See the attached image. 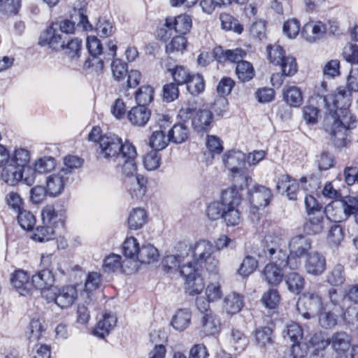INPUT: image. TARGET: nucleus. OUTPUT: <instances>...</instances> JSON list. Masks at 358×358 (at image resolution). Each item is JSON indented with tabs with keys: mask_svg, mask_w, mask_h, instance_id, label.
Masks as SVG:
<instances>
[{
	"mask_svg": "<svg viewBox=\"0 0 358 358\" xmlns=\"http://www.w3.org/2000/svg\"><path fill=\"white\" fill-rule=\"evenodd\" d=\"M231 242L229 236L221 235L215 241V245L208 241L199 240L189 248L193 261L180 268L187 294L194 296L203 290L205 282L201 270L206 269L208 273H217L220 260L217 251L227 247Z\"/></svg>",
	"mask_w": 358,
	"mask_h": 358,
	"instance_id": "nucleus-1",
	"label": "nucleus"
},
{
	"mask_svg": "<svg viewBox=\"0 0 358 358\" xmlns=\"http://www.w3.org/2000/svg\"><path fill=\"white\" fill-rule=\"evenodd\" d=\"M96 157L117 163V168L125 176L137 172L136 147L129 141L122 142L121 138L110 135L103 136L100 145L96 147Z\"/></svg>",
	"mask_w": 358,
	"mask_h": 358,
	"instance_id": "nucleus-2",
	"label": "nucleus"
},
{
	"mask_svg": "<svg viewBox=\"0 0 358 358\" xmlns=\"http://www.w3.org/2000/svg\"><path fill=\"white\" fill-rule=\"evenodd\" d=\"M271 238L270 236H265L259 246L255 249L254 253L259 261L270 260L262 270V278L269 285L276 287L282 282L285 269L289 268V262L285 257V251L278 250L273 240H271V243H268Z\"/></svg>",
	"mask_w": 358,
	"mask_h": 358,
	"instance_id": "nucleus-3",
	"label": "nucleus"
},
{
	"mask_svg": "<svg viewBox=\"0 0 358 358\" xmlns=\"http://www.w3.org/2000/svg\"><path fill=\"white\" fill-rule=\"evenodd\" d=\"M266 52L268 63L280 70L271 76V85L274 87L280 88L286 78H292L298 73L299 64L296 58L288 54L285 48L278 43L267 45Z\"/></svg>",
	"mask_w": 358,
	"mask_h": 358,
	"instance_id": "nucleus-4",
	"label": "nucleus"
},
{
	"mask_svg": "<svg viewBox=\"0 0 358 358\" xmlns=\"http://www.w3.org/2000/svg\"><path fill=\"white\" fill-rule=\"evenodd\" d=\"M52 23L41 32L38 44L41 46L48 45L55 51H63L66 57L70 59H77L80 57L83 42L78 38H67L59 34V30Z\"/></svg>",
	"mask_w": 358,
	"mask_h": 358,
	"instance_id": "nucleus-5",
	"label": "nucleus"
},
{
	"mask_svg": "<svg viewBox=\"0 0 358 358\" xmlns=\"http://www.w3.org/2000/svg\"><path fill=\"white\" fill-rule=\"evenodd\" d=\"M352 94L347 87H340L335 94H322L327 109L325 116L340 117L346 124L355 123L356 117L350 110Z\"/></svg>",
	"mask_w": 358,
	"mask_h": 358,
	"instance_id": "nucleus-6",
	"label": "nucleus"
},
{
	"mask_svg": "<svg viewBox=\"0 0 358 358\" xmlns=\"http://www.w3.org/2000/svg\"><path fill=\"white\" fill-rule=\"evenodd\" d=\"M178 117L184 122H191L194 132L203 135L208 133L213 127L214 115L211 110L197 108L194 103L188 102L178 111Z\"/></svg>",
	"mask_w": 358,
	"mask_h": 358,
	"instance_id": "nucleus-7",
	"label": "nucleus"
},
{
	"mask_svg": "<svg viewBox=\"0 0 358 358\" xmlns=\"http://www.w3.org/2000/svg\"><path fill=\"white\" fill-rule=\"evenodd\" d=\"M243 187L236 185L222 191V199L225 206L222 219L227 227H236L242 222L239 206L243 201L241 191Z\"/></svg>",
	"mask_w": 358,
	"mask_h": 358,
	"instance_id": "nucleus-8",
	"label": "nucleus"
},
{
	"mask_svg": "<svg viewBox=\"0 0 358 358\" xmlns=\"http://www.w3.org/2000/svg\"><path fill=\"white\" fill-rule=\"evenodd\" d=\"M192 28V19L187 13L177 15H168L164 18V24L157 29V38L162 42L168 41L173 32L176 34L187 35Z\"/></svg>",
	"mask_w": 358,
	"mask_h": 358,
	"instance_id": "nucleus-9",
	"label": "nucleus"
},
{
	"mask_svg": "<svg viewBox=\"0 0 358 358\" xmlns=\"http://www.w3.org/2000/svg\"><path fill=\"white\" fill-rule=\"evenodd\" d=\"M289 254L285 252V257L289 262V269L297 270L302 264V259L311 252L312 240L306 234L293 236L289 241Z\"/></svg>",
	"mask_w": 358,
	"mask_h": 358,
	"instance_id": "nucleus-10",
	"label": "nucleus"
},
{
	"mask_svg": "<svg viewBox=\"0 0 358 358\" xmlns=\"http://www.w3.org/2000/svg\"><path fill=\"white\" fill-rule=\"evenodd\" d=\"M354 123L346 124L340 117L325 116L324 129L336 148L346 147L350 143V129Z\"/></svg>",
	"mask_w": 358,
	"mask_h": 358,
	"instance_id": "nucleus-11",
	"label": "nucleus"
},
{
	"mask_svg": "<svg viewBox=\"0 0 358 358\" xmlns=\"http://www.w3.org/2000/svg\"><path fill=\"white\" fill-rule=\"evenodd\" d=\"M328 294L331 307L327 303L317 313L320 324L325 329H331L335 327L337 324L338 317L345 315L344 308L340 303L338 298L337 290L331 288Z\"/></svg>",
	"mask_w": 358,
	"mask_h": 358,
	"instance_id": "nucleus-12",
	"label": "nucleus"
},
{
	"mask_svg": "<svg viewBox=\"0 0 358 358\" xmlns=\"http://www.w3.org/2000/svg\"><path fill=\"white\" fill-rule=\"evenodd\" d=\"M326 304L319 291L309 290L300 296L296 308L305 319L310 320L313 317V313H317Z\"/></svg>",
	"mask_w": 358,
	"mask_h": 358,
	"instance_id": "nucleus-13",
	"label": "nucleus"
},
{
	"mask_svg": "<svg viewBox=\"0 0 358 358\" xmlns=\"http://www.w3.org/2000/svg\"><path fill=\"white\" fill-rule=\"evenodd\" d=\"M172 123V117L168 115H162L158 119V129L153 131L149 138V145L153 150H162L168 146L171 141L169 139L167 129Z\"/></svg>",
	"mask_w": 358,
	"mask_h": 358,
	"instance_id": "nucleus-14",
	"label": "nucleus"
},
{
	"mask_svg": "<svg viewBox=\"0 0 358 358\" xmlns=\"http://www.w3.org/2000/svg\"><path fill=\"white\" fill-rule=\"evenodd\" d=\"M86 46L92 59H88L85 62V67H92L96 73L103 72L104 68L103 61L98 58L103 53V45L101 41L95 36H89L87 38Z\"/></svg>",
	"mask_w": 358,
	"mask_h": 358,
	"instance_id": "nucleus-15",
	"label": "nucleus"
},
{
	"mask_svg": "<svg viewBox=\"0 0 358 358\" xmlns=\"http://www.w3.org/2000/svg\"><path fill=\"white\" fill-rule=\"evenodd\" d=\"M222 324L214 311L202 314L199 318L198 329L201 337L215 336L221 332Z\"/></svg>",
	"mask_w": 358,
	"mask_h": 358,
	"instance_id": "nucleus-16",
	"label": "nucleus"
},
{
	"mask_svg": "<svg viewBox=\"0 0 358 358\" xmlns=\"http://www.w3.org/2000/svg\"><path fill=\"white\" fill-rule=\"evenodd\" d=\"M273 196L270 188L261 185H255L248 192V199L252 206L251 213L255 214L259 208L268 206Z\"/></svg>",
	"mask_w": 358,
	"mask_h": 358,
	"instance_id": "nucleus-17",
	"label": "nucleus"
},
{
	"mask_svg": "<svg viewBox=\"0 0 358 358\" xmlns=\"http://www.w3.org/2000/svg\"><path fill=\"white\" fill-rule=\"evenodd\" d=\"M43 224H49L53 229L64 228L66 221V208L60 205L55 208L53 205L45 206L41 211Z\"/></svg>",
	"mask_w": 358,
	"mask_h": 358,
	"instance_id": "nucleus-18",
	"label": "nucleus"
},
{
	"mask_svg": "<svg viewBox=\"0 0 358 358\" xmlns=\"http://www.w3.org/2000/svg\"><path fill=\"white\" fill-rule=\"evenodd\" d=\"M10 283L20 295L26 296L33 293L32 276L22 268L15 269L10 276Z\"/></svg>",
	"mask_w": 358,
	"mask_h": 358,
	"instance_id": "nucleus-19",
	"label": "nucleus"
},
{
	"mask_svg": "<svg viewBox=\"0 0 358 358\" xmlns=\"http://www.w3.org/2000/svg\"><path fill=\"white\" fill-rule=\"evenodd\" d=\"M243 154L238 151L229 150L223 156V162L225 166L232 173L234 179L238 176L244 182H247L248 177L241 169L243 162Z\"/></svg>",
	"mask_w": 358,
	"mask_h": 358,
	"instance_id": "nucleus-20",
	"label": "nucleus"
},
{
	"mask_svg": "<svg viewBox=\"0 0 358 358\" xmlns=\"http://www.w3.org/2000/svg\"><path fill=\"white\" fill-rule=\"evenodd\" d=\"M304 267L307 273L321 275L327 268V261L324 256L317 251L311 252L306 257Z\"/></svg>",
	"mask_w": 358,
	"mask_h": 358,
	"instance_id": "nucleus-21",
	"label": "nucleus"
},
{
	"mask_svg": "<svg viewBox=\"0 0 358 358\" xmlns=\"http://www.w3.org/2000/svg\"><path fill=\"white\" fill-rule=\"evenodd\" d=\"M325 212L306 214L303 230L306 235H316L324 229Z\"/></svg>",
	"mask_w": 358,
	"mask_h": 358,
	"instance_id": "nucleus-22",
	"label": "nucleus"
},
{
	"mask_svg": "<svg viewBox=\"0 0 358 358\" xmlns=\"http://www.w3.org/2000/svg\"><path fill=\"white\" fill-rule=\"evenodd\" d=\"M128 176L125 187L132 199H141L147 192L148 179L141 174H136L135 178Z\"/></svg>",
	"mask_w": 358,
	"mask_h": 358,
	"instance_id": "nucleus-23",
	"label": "nucleus"
},
{
	"mask_svg": "<svg viewBox=\"0 0 358 358\" xmlns=\"http://www.w3.org/2000/svg\"><path fill=\"white\" fill-rule=\"evenodd\" d=\"M127 113V116L129 122L135 127H144L151 117V110L147 106L137 103Z\"/></svg>",
	"mask_w": 358,
	"mask_h": 358,
	"instance_id": "nucleus-24",
	"label": "nucleus"
},
{
	"mask_svg": "<svg viewBox=\"0 0 358 358\" xmlns=\"http://www.w3.org/2000/svg\"><path fill=\"white\" fill-rule=\"evenodd\" d=\"M276 188L282 189L286 194L289 200L296 201L299 192L298 181L289 174L282 175L277 182Z\"/></svg>",
	"mask_w": 358,
	"mask_h": 358,
	"instance_id": "nucleus-25",
	"label": "nucleus"
},
{
	"mask_svg": "<svg viewBox=\"0 0 358 358\" xmlns=\"http://www.w3.org/2000/svg\"><path fill=\"white\" fill-rule=\"evenodd\" d=\"M57 305L62 309L71 307L77 300L78 294L76 285H66L59 287Z\"/></svg>",
	"mask_w": 358,
	"mask_h": 358,
	"instance_id": "nucleus-26",
	"label": "nucleus"
},
{
	"mask_svg": "<svg viewBox=\"0 0 358 358\" xmlns=\"http://www.w3.org/2000/svg\"><path fill=\"white\" fill-rule=\"evenodd\" d=\"M326 32V26L322 22L310 21L301 29V36L307 41L313 43L320 39Z\"/></svg>",
	"mask_w": 358,
	"mask_h": 358,
	"instance_id": "nucleus-27",
	"label": "nucleus"
},
{
	"mask_svg": "<svg viewBox=\"0 0 358 358\" xmlns=\"http://www.w3.org/2000/svg\"><path fill=\"white\" fill-rule=\"evenodd\" d=\"M164 43H166L164 47L165 53L167 55L172 54L183 55L187 50L189 44L187 36L181 34L171 36L170 39Z\"/></svg>",
	"mask_w": 358,
	"mask_h": 358,
	"instance_id": "nucleus-28",
	"label": "nucleus"
},
{
	"mask_svg": "<svg viewBox=\"0 0 358 358\" xmlns=\"http://www.w3.org/2000/svg\"><path fill=\"white\" fill-rule=\"evenodd\" d=\"M270 326H260L254 331V337L257 345L266 348L275 343V336L274 334L275 324L271 322Z\"/></svg>",
	"mask_w": 358,
	"mask_h": 358,
	"instance_id": "nucleus-29",
	"label": "nucleus"
},
{
	"mask_svg": "<svg viewBox=\"0 0 358 358\" xmlns=\"http://www.w3.org/2000/svg\"><path fill=\"white\" fill-rule=\"evenodd\" d=\"M166 73L171 76L172 81L180 86L187 84L190 80L193 71L186 65L175 64L166 69Z\"/></svg>",
	"mask_w": 358,
	"mask_h": 358,
	"instance_id": "nucleus-30",
	"label": "nucleus"
},
{
	"mask_svg": "<svg viewBox=\"0 0 358 358\" xmlns=\"http://www.w3.org/2000/svg\"><path fill=\"white\" fill-rule=\"evenodd\" d=\"M282 99L290 107H300L303 103V92L297 86L287 85L282 90Z\"/></svg>",
	"mask_w": 358,
	"mask_h": 358,
	"instance_id": "nucleus-31",
	"label": "nucleus"
},
{
	"mask_svg": "<svg viewBox=\"0 0 358 358\" xmlns=\"http://www.w3.org/2000/svg\"><path fill=\"white\" fill-rule=\"evenodd\" d=\"M185 123L184 122H178L169 127L167 129L168 136L171 143L180 144L188 140L190 131Z\"/></svg>",
	"mask_w": 358,
	"mask_h": 358,
	"instance_id": "nucleus-32",
	"label": "nucleus"
},
{
	"mask_svg": "<svg viewBox=\"0 0 358 358\" xmlns=\"http://www.w3.org/2000/svg\"><path fill=\"white\" fill-rule=\"evenodd\" d=\"M281 296L277 289L269 288L262 296L261 302L269 314L278 313Z\"/></svg>",
	"mask_w": 358,
	"mask_h": 358,
	"instance_id": "nucleus-33",
	"label": "nucleus"
},
{
	"mask_svg": "<svg viewBox=\"0 0 358 358\" xmlns=\"http://www.w3.org/2000/svg\"><path fill=\"white\" fill-rule=\"evenodd\" d=\"M116 322L117 318L115 315L110 313H105L103 318L98 322L94 328L93 334L99 338H103L109 334L111 329L116 325Z\"/></svg>",
	"mask_w": 358,
	"mask_h": 358,
	"instance_id": "nucleus-34",
	"label": "nucleus"
},
{
	"mask_svg": "<svg viewBox=\"0 0 358 358\" xmlns=\"http://www.w3.org/2000/svg\"><path fill=\"white\" fill-rule=\"evenodd\" d=\"M24 169L12 163L5 165L1 173L2 180L9 185H15L23 179Z\"/></svg>",
	"mask_w": 358,
	"mask_h": 358,
	"instance_id": "nucleus-35",
	"label": "nucleus"
},
{
	"mask_svg": "<svg viewBox=\"0 0 358 358\" xmlns=\"http://www.w3.org/2000/svg\"><path fill=\"white\" fill-rule=\"evenodd\" d=\"M55 280L53 272L41 269L32 275L33 291L51 287L54 285Z\"/></svg>",
	"mask_w": 358,
	"mask_h": 358,
	"instance_id": "nucleus-36",
	"label": "nucleus"
},
{
	"mask_svg": "<svg viewBox=\"0 0 358 358\" xmlns=\"http://www.w3.org/2000/svg\"><path fill=\"white\" fill-rule=\"evenodd\" d=\"M333 349L339 355H345L350 347V341L347 333L336 332L330 338Z\"/></svg>",
	"mask_w": 358,
	"mask_h": 358,
	"instance_id": "nucleus-37",
	"label": "nucleus"
},
{
	"mask_svg": "<svg viewBox=\"0 0 358 358\" xmlns=\"http://www.w3.org/2000/svg\"><path fill=\"white\" fill-rule=\"evenodd\" d=\"M244 306L243 296L236 292L227 295L224 300V307L229 315L239 313Z\"/></svg>",
	"mask_w": 358,
	"mask_h": 358,
	"instance_id": "nucleus-38",
	"label": "nucleus"
},
{
	"mask_svg": "<svg viewBox=\"0 0 358 358\" xmlns=\"http://www.w3.org/2000/svg\"><path fill=\"white\" fill-rule=\"evenodd\" d=\"M191 319L192 312L189 309H179L172 317L171 324L175 329L182 331L189 326Z\"/></svg>",
	"mask_w": 358,
	"mask_h": 358,
	"instance_id": "nucleus-39",
	"label": "nucleus"
},
{
	"mask_svg": "<svg viewBox=\"0 0 358 358\" xmlns=\"http://www.w3.org/2000/svg\"><path fill=\"white\" fill-rule=\"evenodd\" d=\"M159 257L158 250L151 244L143 245L138 252L136 261L141 264H150L158 260Z\"/></svg>",
	"mask_w": 358,
	"mask_h": 358,
	"instance_id": "nucleus-40",
	"label": "nucleus"
},
{
	"mask_svg": "<svg viewBox=\"0 0 358 358\" xmlns=\"http://www.w3.org/2000/svg\"><path fill=\"white\" fill-rule=\"evenodd\" d=\"M235 73L237 78L241 83L249 82L255 76V70L253 65L246 60L238 62Z\"/></svg>",
	"mask_w": 358,
	"mask_h": 358,
	"instance_id": "nucleus-41",
	"label": "nucleus"
},
{
	"mask_svg": "<svg viewBox=\"0 0 358 358\" xmlns=\"http://www.w3.org/2000/svg\"><path fill=\"white\" fill-rule=\"evenodd\" d=\"M28 330L30 341H39L44 336L46 332L45 320L39 318H33L29 322Z\"/></svg>",
	"mask_w": 358,
	"mask_h": 358,
	"instance_id": "nucleus-42",
	"label": "nucleus"
},
{
	"mask_svg": "<svg viewBox=\"0 0 358 358\" xmlns=\"http://www.w3.org/2000/svg\"><path fill=\"white\" fill-rule=\"evenodd\" d=\"M185 86L187 90L193 96H198L203 93L206 87V82L203 75L193 72L190 80H188Z\"/></svg>",
	"mask_w": 358,
	"mask_h": 358,
	"instance_id": "nucleus-43",
	"label": "nucleus"
},
{
	"mask_svg": "<svg viewBox=\"0 0 358 358\" xmlns=\"http://www.w3.org/2000/svg\"><path fill=\"white\" fill-rule=\"evenodd\" d=\"M148 215L146 211L141 208H134L128 218V224L131 229H141L147 222Z\"/></svg>",
	"mask_w": 358,
	"mask_h": 358,
	"instance_id": "nucleus-44",
	"label": "nucleus"
},
{
	"mask_svg": "<svg viewBox=\"0 0 358 358\" xmlns=\"http://www.w3.org/2000/svg\"><path fill=\"white\" fill-rule=\"evenodd\" d=\"M324 211L326 218L335 223L346 220L344 217L343 208L338 201H331L324 207Z\"/></svg>",
	"mask_w": 358,
	"mask_h": 358,
	"instance_id": "nucleus-45",
	"label": "nucleus"
},
{
	"mask_svg": "<svg viewBox=\"0 0 358 358\" xmlns=\"http://www.w3.org/2000/svg\"><path fill=\"white\" fill-rule=\"evenodd\" d=\"M154 96L155 88L150 85L141 86L134 93L136 103L145 106L149 105L154 100Z\"/></svg>",
	"mask_w": 358,
	"mask_h": 358,
	"instance_id": "nucleus-46",
	"label": "nucleus"
},
{
	"mask_svg": "<svg viewBox=\"0 0 358 358\" xmlns=\"http://www.w3.org/2000/svg\"><path fill=\"white\" fill-rule=\"evenodd\" d=\"M221 27L227 31H233L235 33L241 34L243 31V26L239 23L238 20L232 15L227 13H222L220 15Z\"/></svg>",
	"mask_w": 358,
	"mask_h": 358,
	"instance_id": "nucleus-47",
	"label": "nucleus"
},
{
	"mask_svg": "<svg viewBox=\"0 0 358 358\" xmlns=\"http://www.w3.org/2000/svg\"><path fill=\"white\" fill-rule=\"evenodd\" d=\"M64 179L59 175H51L47 178L46 189L50 196H56L64 190Z\"/></svg>",
	"mask_w": 358,
	"mask_h": 358,
	"instance_id": "nucleus-48",
	"label": "nucleus"
},
{
	"mask_svg": "<svg viewBox=\"0 0 358 358\" xmlns=\"http://www.w3.org/2000/svg\"><path fill=\"white\" fill-rule=\"evenodd\" d=\"M331 343V340L327 334L322 331L314 333L308 342V347L314 349L315 352H319L326 349Z\"/></svg>",
	"mask_w": 358,
	"mask_h": 358,
	"instance_id": "nucleus-49",
	"label": "nucleus"
},
{
	"mask_svg": "<svg viewBox=\"0 0 358 358\" xmlns=\"http://www.w3.org/2000/svg\"><path fill=\"white\" fill-rule=\"evenodd\" d=\"M55 229L49 224H43L38 226L34 231L31 238L37 242H45L54 238Z\"/></svg>",
	"mask_w": 358,
	"mask_h": 358,
	"instance_id": "nucleus-50",
	"label": "nucleus"
},
{
	"mask_svg": "<svg viewBox=\"0 0 358 358\" xmlns=\"http://www.w3.org/2000/svg\"><path fill=\"white\" fill-rule=\"evenodd\" d=\"M339 203L343 208L344 217L348 218L351 215L358 213V198L353 196H347L341 199Z\"/></svg>",
	"mask_w": 358,
	"mask_h": 358,
	"instance_id": "nucleus-51",
	"label": "nucleus"
},
{
	"mask_svg": "<svg viewBox=\"0 0 358 358\" xmlns=\"http://www.w3.org/2000/svg\"><path fill=\"white\" fill-rule=\"evenodd\" d=\"M139 250V243L134 236L127 237L122 243V253L127 258L136 261Z\"/></svg>",
	"mask_w": 358,
	"mask_h": 358,
	"instance_id": "nucleus-52",
	"label": "nucleus"
},
{
	"mask_svg": "<svg viewBox=\"0 0 358 358\" xmlns=\"http://www.w3.org/2000/svg\"><path fill=\"white\" fill-rule=\"evenodd\" d=\"M113 76L118 83H124L128 74V64L120 59H113L111 64Z\"/></svg>",
	"mask_w": 358,
	"mask_h": 358,
	"instance_id": "nucleus-53",
	"label": "nucleus"
},
{
	"mask_svg": "<svg viewBox=\"0 0 358 358\" xmlns=\"http://www.w3.org/2000/svg\"><path fill=\"white\" fill-rule=\"evenodd\" d=\"M223 203L221 194L220 201H212L207 206L206 213L209 220L215 221L222 218L225 208Z\"/></svg>",
	"mask_w": 358,
	"mask_h": 358,
	"instance_id": "nucleus-54",
	"label": "nucleus"
},
{
	"mask_svg": "<svg viewBox=\"0 0 358 358\" xmlns=\"http://www.w3.org/2000/svg\"><path fill=\"white\" fill-rule=\"evenodd\" d=\"M17 222L20 227L27 231L32 230L36 224V219L34 215L27 210H22L17 212Z\"/></svg>",
	"mask_w": 358,
	"mask_h": 358,
	"instance_id": "nucleus-55",
	"label": "nucleus"
},
{
	"mask_svg": "<svg viewBox=\"0 0 358 358\" xmlns=\"http://www.w3.org/2000/svg\"><path fill=\"white\" fill-rule=\"evenodd\" d=\"M122 267V257L119 255L111 253L103 259V270L106 273L116 272Z\"/></svg>",
	"mask_w": 358,
	"mask_h": 358,
	"instance_id": "nucleus-56",
	"label": "nucleus"
},
{
	"mask_svg": "<svg viewBox=\"0 0 358 358\" xmlns=\"http://www.w3.org/2000/svg\"><path fill=\"white\" fill-rule=\"evenodd\" d=\"M258 266V261L250 255H247L238 269V273L242 277H248L252 274Z\"/></svg>",
	"mask_w": 358,
	"mask_h": 358,
	"instance_id": "nucleus-57",
	"label": "nucleus"
},
{
	"mask_svg": "<svg viewBox=\"0 0 358 358\" xmlns=\"http://www.w3.org/2000/svg\"><path fill=\"white\" fill-rule=\"evenodd\" d=\"M345 280L344 267L336 264L327 276V281L332 286L341 285Z\"/></svg>",
	"mask_w": 358,
	"mask_h": 358,
	"instance_id": "nucleus-58",
	"label": "nucleus"
},
{
	"mask_svg": "<svg viewBox=\"0 0 358 358\" xmlns=\"http://www.w3.org/2000/svg\"><path fill=\"white\" fill-rule=\"evenodd\" d=\"M179 85L171 81L163 85L162 96L166 102H172L178 99L180 96Z\"/></svg>",
	"mask_w": 358,
	"mask_h": 358,
	"instance_id": "nucleus-59",
	"label": "nucleus"
},
{
	"mask_svg": "<svg viewBox=\"0 0 358 358\" xmlns=\"http://www.w3.org/2000/svg\"><path fill=\"white\" fill-rule=\"evenodd\" d=\"M57 163L52 157H43L38 159L34 164V170L38 173H47L53 171Z\"/></svg>",
	"mask_w": 358,
	"mask_h": 358,
	"instance_id": "nucleus-60",
	"label": "nucleus"
},
{
	"mask_svg": "<svg viewBox=\"0 0 358 358\" xmlns=\"http://www.w3.org/2000/svg\"><path fill=\"white\" fill-rule=\"evenodd\" d=\"M21 8V0H0V13L7 15H16Z\"/></svg>",
	"mask_w": 358,
	"mask_h": 358,
	"instance_id": "nucleus-61",
	"label": "nucleus"
},
{
	"mask_svg": "<svg viewBox=\"0 0 358 358\" xmlns=\"http://www.w3.org/2000/svg\"><path fill=\"white\" fill-rule=\"evenodd\" d=\"M287 284L290 291L300 293L304 287L305 280L299 273L292 272L287 275Z\"/></svg>",
	"mask_w": 358,
	"mask_h": 358,
	"instance_id": "nucleus-62",
	"label": "nucleus"
},
{
	"mask_svg": "<svg viewBox=\"0 0 358 358\" xmlns=\"http://www.w3.org/2000/svg\"><path fill=\"white\" fill-rule=\"evenodd\" d=\"M141 73L138 70H131L128 72L124 83H122V91H128L129 89L136 87L141 80Z\"/></svg>",
	"mask_w": 358,
	"mask_h": 358,
	"instance_id": "nucleus-63",
	"label": "nucleus"
},
{
	"mask_svg": "<svg viewBox=\"0 0 358 358\" xmlns=\"http://www.w3.org/2000/svg\"><path fill=\"white\" fill-rule=\"evenodd\" d=\"M345 236V231L343 228L338 224L335 223L333 224L327 234V240L329 243L334 245H338L343 241Z\"/></svg>",
	"mask_w": 358,
	"mask_h": 358,
	"instance_id": "nucleus-64",
	"label": "nucleus"
}]
</instances>
